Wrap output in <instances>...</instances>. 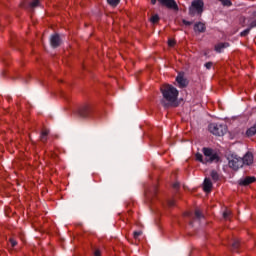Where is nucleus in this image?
I'll return each instance as SVG.
<instances>
[{
  "label": "nucleus",
  "instance_id": "f257e3e1",
  "mask_svg": "<svg viewBox=\"0 0 256 256\" xmlns=\"http://www.w3.org/2000/svg\"><path fill=\"white\" fill-rule=\"evenodd\" d=\"M160 91L164 99L161 101L163 107H179V100H177L179 97V90H177V88L165 84L161 87Z\"/></svg>",
  "mask_w": 256,
  "mask_h": 256
},
{
  "label": "nucleus",
  "instance_id": "f03ea898",
  "mask_svg": "<svg viewBox=\"0 0 256 256\" xmlns=\"http://www.w3.org/2000/svg\"><path fill=\"white\" fill-rule=\"evenodd\" d=\"M203 154L196 153V161H199V163H203L204 165H207V163H219V154L217 152L213 151L211 148H203L202 149ZM203 155L205 158H203Z\"/></svg>",
  "mask_w": 256,
  "mask_h": 256
},
{
  "label": "nucleus",
  "instance_id": "7ed1b4c3",
  "mask_svg": "<svg viewBox=\"0 0 256 256\" xmlns=\"http://www.w3.org/2000/svg\"><path fill=\"white\" fill-rule=\"evenodd\" d=\"M208 129L212 135H216L217 137H223L227 133V126L217 123L209 124Z\"/></svg>",
  "mask_w": 256,
  "mask_h": 256
},
{
  "label": "nucleus",
  "instance_id": "20e7f679",
  "mask_svg": "<svg viewBox=\"0 0 256 256\" xmlns=\"http://www.w3.org/2000/svg\"><path fill=\"white\" fill-rule=\"evenodd\" d=\"M204 6H205V3H203V0H194L189 9L190 15H195V13H197L198 15H201V13H203Z\"/></svg>",
  "mask_w": 256,
  "mask_h": 256
},
{
  "label": "nucleus",
  "instance_id": "39448f33",
  "mask_svg": "<svg viewBox=\"0 0 256 256\" xmlns=\"http://www.w3.org/2000/svg\"><path fill=\"white\" fill-rule=\"evenodd\" d=\"M161 5L167 7V9H173L174 11L179 10V6H177V2L175 0H158Z\"/></svg>",
  "mask_w": 256,
  "mask_h": 256
},
{
  "label": "nucleus",
  "instance_id": "423d86ee",
  "mask_svg": "<svg viewBox=\"0 0 256 256\" xmlns=\"http://www.w3.org/2000/svg\"><path fill=\"white\" fill-rule=\"evenodd\" d=\"M176 82L178 83L180 89H183L189 85V81L185 78V74L183 72L178 73L176 77Z\"/></svg>",
  "mask_w": 256,
  "mask_h": 256
},
{
  "label": "nucleus",
  "instance_id": "0eeeda50",
  "mask_svg": "<svg viewBox=\"0 0 256 256\" xmlns=\"http://www.w3.org/2000/svg\"><path fill=\"white\" fill-rule=\"evenodd\" d=\"M228 165L231 169L237 171V169L243 167V160H241V158H233L232 160L229 161Z\"/></svg>",
  "mask_w": 256,
  "mask_h": 256
},
{
  "label": "nucleus",
  "instance_id": "6e6552de",
  "mask_svg": "<svg viewBox=\"0 0 256 256\" xmlns=\"http://www.w3.org/2000/svg\"><path fill=\"white\" fill-rule=\"evenodd\" d=\"M255 181V176H247L244 179L239 180V185H241L242 187H247V185H251V183H255Z\"/></svg>",
  "mask_w": 256,
  "mask_h": 256
},
{
  "label": "nucleus",
  "instance_id": "1a4fd4ad",
  "mask_svg": "<svg viewBox=\"0 0 256 256\" xmlns=\"http://www.w3.org/2000/svg\"><path fill=\"white\" fill-rule=\"evenodd\" d=\"M242 165H253V153L248 152L246 155L241 159Z\"/></svg>",
  "mask_w": 256,
  "mask_h": 256
},
{
  "label": "nucleus",
  "instance_id": "9d476101",
  "mask_svg": "<svg viewBox=\"0 0 256 256\" xmlns=\"http://www.w3.org/2000/svg\"><path fill=\"white\" fill-rule=\"evenodd\" d=\"M50 44L54 48H57V47H59V45H61V38L58 36V34H54L51 36Z\"/></svg>",
  "mask_w": 256,
  "mask_h": 256
},
{
  "label": "nucleus",
  "instance_id": "9b49d317",
  "mask_svg": "<svg viewBox=\"0 0 256 256\" xmlns=\"http://www.w3.org/2000/svg\"><path fill=\"white\" fill-rule=\"evenodd\" d=\"M211 189H213V183L211 182V179L205 178L203 183V190L205 193H211Z\"/></svg>",
  "mask_w": 256,
  "mask_h": 256
},
{
  "label": "nucleus",
  "instance_id": "f8f14e48",
  "mask_svg": "<svg viewBox=\"0 0 256 256\" xmlns=\"http://www.w3.org/2000/svg\"><path fill=\"white\" fill-rule=\"evenodd\" d=\"M205 23L203 22H197L195 25H194V31L195 33H205Z\"/></svg>",
  "mask_w": 256,
  "mask_h": 256
},
{
  "label": "nucleus",
  "instance_id": "ddd939ff",
  "mask_svg": "<svg viewBox=\"0 0 256 256\" xmlns=\"http://www.w3.org/2000/svg\"><path fill=\"white\" fill-rule=\"evenodd\" d=\"M227 47H229V43L225 42L217 44L214 49L216 53H223V49H227Z\"/></svg>",
  "mask_w": 256,
  "mask_h": 256
},
{
  "label": "nucleus",
  "instance_id": "4468645a",
  "mask_svg": "<svg viewBox=\"0 0 256 256\" xmlns=\"http://www.w3.org/2000/svg\"><path fill=\"white\" fill-rule=\"evenodd\" d=\"M246 135L247 137H253L254 135H256V123L247 129Z\"/></svg>",
  "mask_w": 256,
  "mask_h": 256
},
{
  "label": "nucleus",
  "instance_id": "2eb2a0df",
  "mask_svg": "<svg viewBox=\"0 0 256 256\" xmlns=\"http://www.w3.org/2000/svg\"><path fill=\"white\" fill-rule=\"evenodd\" d=\"M79 115L81 117H87V104L81 106V108L79 109Z\"/></svg>",
  "mask_w": 256,
  "mask_h": 256
},
{
  "label": "nucleus",
  "instance_id": "dca6fc26",
  "mask_svg": "<svg viewBox=\"0 0 256 256\" xmlns=\"http://www.w3.org/2000/svg\"><path fill=\"white\" fill-rule=\"evenodd\" d=\"M121 0H107L108 5H111V7H117L119 5Z\"/></svg>",
  "mask_w": 256,
  "mask_h": 256
},
{
  "label": "nucleus",
  "instance_id": "f3484780",
  "mask_svg": "<svg viewBox=\"0 0 256 256\" xmlns=\"http://www.w3.org/2000/svg\"><path fill=\"white\" fill-rule=\"evenodd\" d=\"M210 175L214 181H219V173H217V171L212 170Z\"/></svg>",
  "mask_w": 256,
  "mask_h": 256
},
{
  "label": "nucleus",
  "instance_id": "a211bd4d",
  "mask_svg": "<svg viewBox=\"0 0 256 256\" xmlns=\"http://www.w3.org/2000/svg\"><path fill=\"white\" fill-rule=\"evenodd\" d=\"M151 23H159V15L155 14L150 18Z\"/></svg>",
  "mask_w": 256,
  "mask_h": 256
},
{
  "label": "nucleus",
  "instance_id": "6ab92c4d",
  "mask_svg": "<svg viewBox=\"0 0 256 256\" xmlns=\"http://www.w3.org/2000/svg\"><path fill=\"white\" fill-rule=\"evenodd\" d=\"M195 217L196 219H202L203 213L201 212V210H195Z\"/></svg>",
  "mask_w": 256,
  "mask_h": 256
},
{
  "label": "nucleus",
  "instance_id": "aec40b11",
  "mask_svg": "<svg viewBox=\"0 0 256 256\" xmlns=\"http://www.w3.org/2000/svg\"><path fill=\"white\" fill-rule=\"evenodd\" d=\"M225 7H231V0H220Z\"/></svg>",
  "mask_w": 256,
  "mask_h": 256
},
{
  "label": "nucleus",
  "instance_id": "412c9836",
  "mask_svg": "<svg viewBox=\"0 0 256 256\" xmlns=\"http://www.w3.org/2000/svg\"><path fill=\"white\" fill-rule=\"evenodd\" d=\"M30 7H32V9H34V7H39V0H33L30 3Z\"/></svg>",
  "mask_w": 256,
  "mask_h": 256
},
{
  "label": "nucleus",
  "instance_id": "4be33fe9",
  "mask_svg": "<svg viewBox=\"0 0 256 256\" xmlns=\"http://www.w3.org/2000/svg\"><path fill=\"white\" fill-rule=\"evenodd\" d=\"M249 31H251V29H246V30H244V31H242L241 33H240V35H241V37H245L246 35H249Z\"/></svg>",
  "mask_w": 256,
  "mask_h": 256
},
{
  "label": "nucleus",
  "instance_id": "5701e85b",
  "mask_svg": "<svg viewBox=\"0 0 256 256\" xmlns=\"http://www.w3.org/2000/svg\"><path fill=\"white\" fill-rule=\"evenodd\" d=\"M229 215H231V212L229 210H226L225 212H223L224 219H229Z\"/></svg>",
  "mask_w": 256,
  "mask_h": 256
},
{
  "label": "nucleus",
  "instance_id": "b1692460",
  "mask_svg": "<svg viewBox=\"0 0 256 256\" xmlns=\"http://www.w3.org/2000/svg\"><path fill=\"white\" fill-rule=\"evenodd\" d=\"M48 135H49V130H43L41 133L42 139H44V137H47Z\"/></svg>",
  "mask_w": 256,
  "mask_h": 256
},
{
  "label": "nucleus",
  "instance_id": "393cba45",
  "mask_svg": "<svg viewBox=\"0 0 256 256\" xmlns=\"http://www.w3.org/2000/svg\"><path fill=\"white\" fill-rule=\"evenodd\" d=\"M10 243L12 247H17V240L10 238Z\"/></svg>",
  "mask_w": 256,
  "mask_h": 256
},
{
  "label": "nucleus",
  "instance_id": "a878e982",
  "mask_svg": "<svg viewBox=\"0 0 256 256\" xmlns=\"http://www.w3.org/2000/svg\"><path fill=\"white\" fill-rule=\"evenodd\" d=\"M168 46L175 47V40H173V39L168 40Z\"/></svg>",
  "mask_w": 256,
  "mask_h": 256
},
{
  "label": "nucleus",
  "instance_id": "bb28decb",
  "mask_svg": "<svg viewBox=\"0 0 256 256\" xmlns=\"http://www.w3.org/2000/svg\"><path fill=\"white\" fill-rule=\"evenodd\" d=\"M139 237H141V231H135L134 232V239H138Z\"/></svg>",
  "mask_w": 256,
  "mask_h": 256
},
{
  "label": "nucleus",
  "instance_id": "cd10ccee",
  "mask_svg": "<svg viewBox=\"0 0 256 256\" xmlns=\"http://www.w3.org/2000/svg\"><path fill=\"white\" fill-rule=\"evenodd\" d=\"M205 67H206V69H211V67H213V63L207 62V63L205 64Z\"/></svg>",
  "mask_w": 256,
  "mask_h": 256
},
{
  "label": "nucleus",
  "instance_id": "c85d7f7f",
  "mask_svg": "<svg viewBox=\"0 0 256 256\" xmlns=\"http://www.w3.org/2000/svg\"><path fill=\"white\" fill-rule=\"evenodd\" d=\"M94 256H101V250H95Z\"/></svg>",
  "mask_w": 256,
  "mask_h": 256
},
{
  "label": "nucleus",
  "instance_id": "c756f323",
  "mask_svg": "<svg viewBox=\"0 0 256 256\" xmlns=\"http://www.w3.org/2000/svg\"><path fill=\"white\" fill-rule=\"evenodd\" d=\"M183 24H184V25H192V23L189 22V21H187V20H183Z\"/></svg>",
  "mask_w": 256,
  "mask_h": 256
},
{
  "label": "nucleus",
  "instance_id": "7c9ffc66",
  "mask_svg": "<svg viewBox=\"0 0 256 256\" xmlns=\"http://www.w3.org/2000/svg\"><path fill=\"white\" fill-rule=\"evenodd\" d=\"M173 187H174V189H179V183H174Z\"/></svg>",
  "mask_w": 256,
  "mask_h": 256
},
{
  "label": "nucleus",
  "instance_id": "2f4dec72",
  "mask_svg": "<svg viewBox=\"0 0 256 256\" xmlns=\"http://www.w3.org/2000/svg\"><path fill=\"white\" fill-rule=\"evenodd\" d=\"M168 205H169L170 207H173V206L175 205V202H174V201H170V202L168 203Z\"/></svg>",
  "mask_w": 256,
  "mask_h": 256
},
{
  "label": "nucleus",
  "instance_id": "473e14b6",
  "mask_svg": "<svg viewBox=\"0 0 256 256\" xmlns=\"http://www.w3.org/2000/svg\"><path fill=\"white\" fill-rule=\"evenodd\" d=\"M233 247H235V249H237V247H239V242H235V243L233 244Z\"/></svg>",
  "mask_w": 256,
  "mask_h": 256
},
{
  "label": "nucleus",
  "instance_id": "72a5a7b5",
  "mask_svg": "<svg viewBox=\"0 0 256 256\" xmlns=\"http://www.w3.org/2000/svg\"><path fill=\"white\" fill-rule=\"evenodd\" d=\"M184 215H185L186 217H189V216L191 215V213L186 212V213H184Z\"/></svg>",
  "mask_w": 256,
  "mask_h": 256
},
{
  "label": "nucleus",
  "instance_id": "f704fd0d",
  "mask_svg": "<svg viewBox=\"0 0 256 256\" xmlns=\"http://www.w3.org/2000/svg\"><path fill=\"white\" fill-rule=\"evenodd\" d=\"M152 5H155L157 3V0H151Z\"/></svg>",
  "mask_w": 256,
  "mask_h": 256
},
{
  "label": "nucleus",
  "instance_id": "c9c22d12",
  "mask_svg": "<svg viewBox=\"0 0 256 256\" xmlns=\"http://www.w3.org/2000/svg\"><path fill=\"white\" fill-rule=\"evenodd\" d=\"M251 27H256V24H252Z\"/></svg>",
  "mask_w": 256,
  "mask_h": 256
}]
</instances>
